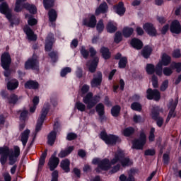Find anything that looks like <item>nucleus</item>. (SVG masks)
Here are the masks:
<instances>
[{"label": "nucleus", "mask_w": 181, "mask_h": 181, "mask_svg": "<svg viewBox=\"0 0 181 181\" xmlns=\"http://www.w3.org/2000/svg\"><path fill=\"white\" fill-rule=\"evenodd\" d=\"M75 108H76L78 111H81V112H84V111H86V105L81 102H76L75 104Z\"/></svg>", "instance_id": "a19ab883"}, {"label": "nucleus", "mask_w": 181, "mask_h": 181, "mask_svg": "<svg viewBox=\"0 0 181 181\" xmlns=\"http://www.w3.org/2000/svg\"><path fill=\"white\" fill-rule=\"evenodd\" d=\"M24 32L27 35L28 40H36V39H37V36L35 35V33H33V30L30 29V27L25 25L24 28Z\"/></svg>", "instance_id": "412c9836"}, {"label": "nucleus", "mask_w": 181, "mask_h": 181, "mask_svg": "<svg viewBox=\"0 0 181 181\" xmlns=\"http://www.w3.org/2000/svg\"><path fill=\"white\" fill-rule=\"evenodd\" d=\"M74 149V146H69L66 148L65 150L62 151L59 154V158H66V156L70 155L71 152H73Z\"/></svg>", "instance_id": "7c9ffc66"}, {"label": "nucleus", "mask_w": 181, "mask_h": 181, "mask_svg": "<svg viewBox=\"0 0 181 181\" xmlns=\"http://www.w3.org/2000/svg\"><path fill=\"white\" fill-rule=\"evenodd\" d=\"M88 90H90V86L88 85H83L81 91L82 94H86L88 93Z\"/></svg>", "instance_id": "0e129e2a"}, {"label": "nucleus", "mask_w": 181, "mask_h": 181, "mask_svg": "<svg viewBox=\"0 0 181 181\" xmlns=\"http://www.w3.org/2000/svg\"><path fill=\"white\" fill-rule=\"evenodd\" d=\"M0 12L6 16V18L11 22V25L12 27L15 26V25H19V19H15L13 21L11 20L12 18V11L9 9L8 4L2 3L0 5Z\"/></svg>", "instance_id": "0eeeda50"}, {"label": "nucleus", "mask_w": 181, "mask_h": 181, "mask_svg": "<svg viewBox=\"0 0 181 181\" xmlns=\"http://www.w3.org/2000/svg\"><path fill=\"white\" fill-rule=\"evenodd\" d=\"M54 43V38H53V34H49L45 41V50L46 52H50L52 50V47Z\"/></svg>", "instance_id": "aec40b11"}, {"label": "nucleus", "mask_w": 181, "mask_h": 181, "mask_svg": "<svg viewBox=\"0 0 181 181\" xmlns=\"http://www.w3.org/2000/svg\"><path fill=\"white\" fill-rule=\"evenodd\" d=\"M121 40H122V34L119 32H117L115 36V43H119Z\"/></svg>", "instance_id": "6e6d98bb"}, {"label": "nucleus", "mask_w": 181, "mask_h": 181, "mask_svg": "<svg viewBox=\"0 0 181 181\" xmlns=\"http://www.w3.org/2000/svg\"><path fill=\"white\" fill-rule=\"evenodd\" d=\"M68 73H71V68L70 67H65L61 71V77H66V75Z\"/></svg>", "instance_id": "603ef678"}, {"label": "nucleus", "mask_w": 181, "mask_h": 181, "mask_svg": "<svg viewBox=\"0 0 181 181\" xmlns=\"http://www.w3.org/2000/svg\"><path fill=\"white\" fill-rule=\"evenodd\" d=\"M145 144H146V135L144 133H141L139 139L133 141V148L134 149H142Z\"/></svg>", "instance_id": "f8f14e48"}, {"label": "nucleus", "mask_w": 181, "mask_h": 181, "mask_svg": "<svg viewBox=\"0 0 181 181\" xmlns=\"http://www.w3.org/2000/svg\"><path fill=\"white\" fill-rule=\"evenodd\" d=\"M146 93L148 100H155V101H159L160 100V93L156 89H148Z\"/></svg>", "instance_id": "dca6fc26"}, {"label": "nucleus", "mask_w": 181, "mask_h": 181, "mask_svg": "<svg viewBox=\"0 0 181 181\" xmlns=\"http://www.w3.org/2000/svg\"><path fill=\"white\" fill-rule=\"evenodd\" d=\"M25 1L26 0H16L14 8L15 12H21L23 8H25L30 13H36V6L28 3L25 4Z\"/></svg>", "instance_id": "423d86ee"}, {"label": "nucleus", "mask_w": 181, "mask_h": 181, "mask_svg": "<svg viewBox=\"0 0 181 181\" xmlns=\"http://www.w3.org/2000/svg\"><path fill=\"white\" fill-rule=\"evenodd\" d=\"M60 166L62 169L64 170V172L69 173L70 172V160L64 159L61 161Z\"/></svg>", "instance_id": "a878e982"}, {"label": "nucleus", "mask_w": 181, "mask_h": 181, "mask_svg": "<svg viewBox=\"0 0 181 181\" xmlns=\"http://www.w3.org/2000/svg\"><path fill=\"white\" fill-rule=\"evenodd\" d=\"M25 67L28 70L32 69L33 70H37L39 69V62L37 61V55L33 54V57L29 59L25 64Z\"/></svg>", "instance_id": "9d476101"}, {"label": "nucleus", "mask_w": 181, "mask_h": 181, "mask_svg": "<svg viewBox=\"0 0 181 181\" xmlns=\"http://www.w3.org/2000/svg\"><path fill=\"white\" fill-rule=\"evenodd\" d=\"M58 177H59V172H57V170H54L52 173V179L51 181H57Z\"/></svg>", "instance_id": "774afa93"}, {"label": "nucleus", "mask_w": 181, "mask_h": 181, "mask_svg": "<svg viewBox=\"0 0 181 181\" xmlns=\"http://www.w3.org/2000/svg\"><path fill=\"white\" fill-rule=\"evenodd\" d=\"M0 155H1L0 162L1 165H5L9 159V165H14L18 160V157L21 155V148L18 146H14V151L10 150L8 147H0Z\"/></svg>", "instance_id": "f03ea898"}, {"label": "nucleus", "mask_w": 181, "mask_h": 181, "mask_svg": "<svg viewBox=\"0 0 181 181\" xmlns=\"http://www.w3.org/2000/svg\"><path fill=\"white\" fill-rule=\"evenodd\" d=\"M50 22H54L57 19V13L54 9H52L48 13Z\"/></svg>", "instance_id": "ea45409f"}, {"label": "nucleus", "mask_w": 181, "mask_h": 181, "mask_svg": "<svg viewBox=\"0 0 181 181\" xmlns=\"http://www.w3.org/2000/svg\"><path fill=\"white\" fill-rule=\"evenodd\" d=\"M145 155L146 156H153V155H155V150L154 149H148L145 151Z\"/></svg>", "instance_id": "e2e57ef3"}, {"label": "nucleus", "mask_w": 181, "mask_h": 181, "mask_svg": "<svg viewBox=\"0 0 181 181\" xmlns=\"http://www.w3.org/2000/svg\"><path fill=\"white\" fill-rule=\"evenodd\" d=\"M49 110H50V103L49 102H46L44 104L42 110L41 111V114L40 118L37 120V125L35 127V133L37 134L40 129H42V125H43V122H45V119H46V115H47V112H49Z\"/></svg>", "instance_id": "20e7f679"}, {"label": "nucleus", "mask_w": 181, "mask_h": 181, "mask_svg": "<svg viewBox=\"0 0 181 181\" xmlns=\"http://www.w3.org/2000/svg\"><path fill=\"white\" fill-rule=\"evenodd\" d=\"M45 9H49L54 4V0H43Z\"/></svg>", "instance_id": "de8ad7c7"}, {"label": "nucleus", "mask_w": 181, "mask_h": 181, "mask_svg": "<svg viewBox=\"0 0 181 181\" xmlns=\"http://www.w3.org/2000/svg\"><path fill=\"white\" fill-rule=\"evenodd\" d=\"M28 115H29V112H28V110L23 109L21 113L20 119L25 121V119H26V118H28Z\"/></svg>", "instance_id": "864d4df0"}, {"label": "nucleus", "mask_w": 181, "mask_h": 181, "mask_svg": "<svg viewBox=\"0 0 181 181\" xmlns=\"http://www.w3.org/2000/svg\"><path fill=\"white\" fill-rule=\"evenodd\" d=\"M39 97L35 96L33 99V105L30 107V112H35L36 111V107H37V104H39Z\"/></svg>", "instance_id": "58836bf2"}, {"label": "nucleus", "mask_w": 181, "mask_h": 181, "mask_svg": "<svg viewBox=\"0 0 181 181\" xmlns=\"http://www.w3.org/2000/svg\"><path fill=\"white\" fill-rule=\"evenodd\" d=\"M170 30L172 32V33H176L177 35H179V33L181 32L180 23H179L177 20L173 21L170 27Z\"/></svg>", "instance_id": "6ab92c4d"}, {"label": "nucleus", "mask_w": 181, "mask_h": 181, "mask_svg": "<svg viewBox=\"0 0 181 181\" xmlns=\"http://www.w3.org/2000/svg\"><path fill=\"white\" fill-rule=\"evenodd\" d=\"M132 134H134V128L132 127L126 128L123 131V135H124V136H129V135H132Z\"/></svg>", "instance_id": "09e8293b"}, {"label": "nucleus", "mask_w": 181, "mask_h": 181, "mask_svg": "<svg viewBox=\"0 0 181 181\" xmlns=\"http://www.w3.org/2000/svg\"><path fill=\"white\" fill-rule=\"evenodd\" d=\"M100 138L107 145H115L117 142H121L119 137L112 134L108 135L105 132L100 133Z\"/></svg>", "instance_id": "6e6552de"}, {"label": "nucleus", "mask_w": 181, "mask_h": 181, "mask_svg": "<svg viewBox=\"0 0 181 181\" xmlns=\"http://www.w3.org/2000/svg\"><path fill=\"white\" fill-rule=\"evenodd\" d=\"M59 162H60V160H59V158L56 157V156L54 155H52L49 158V160L48 163V166L49 167V170L51 171H53L54 169H56L59 165Z\"/></svg>", "instance_id": "a211bd4d"}, {"label": "nucleus", "mask_w": 181, "mask_h": 181, "mask_svg": "<svg viewBox=\"0 0 181 181\" xmlns=\"http://www.w3.org/2000/svg\"><path fill=\"white\" fill-rule=\"evenodd\" d=\"M163 67V66H162L161 62H158L156 66L155 72L158 77H162V76H163V69H162Z\"/></svg>", "instance_id": "c9c22d12"}, {"label": "nucleus", "mask_w": 181, "mask_h": 181, "mask_svg": "<svg viewBox=\"0 0 181 181\" xmlns=\"http://www.w3.org/2000/svg\"><path fill=\"white\" fill-rule=\"evenodd\" d=\"M76 138H77V134L74 133H69L66 136V139H68V141H73V139H76Z\"/></svg>", "instance_id": "052dcab7"}, {"label": "nucleus", "mask_w": 181, "mask_h": 181, "mask_svg": "<svg viewBox=\"0 0 181 181\" xmlns=\"http://www.w3.org/2000/svg\"><path fill=\"white\" fill-rule=\"evenodd\" d=\"M156 68H155V66L152 64H148L146 65V72L148 73V74H153V73H155V70Z\"/></svg>", "instance_id": "a18cd8bd"}, {"label": "nucleus", "mask_w": 181, "mask_h": 181, "mask_svg": "<svg viewBox=\"0 0 181 181\" xmlns=\"http://www.w3.org/2000/svg\"><path fill=\"white\" fill-rule=\"evenodd\" d=\"M46 156H47V151H45L44 153H42L40 158L38 169H42V166L45 165V162L46 160Z\"/></svg>", "instance_id": "4c0bfd02"}, {"label": "nucleus", "mask_w": 181, "mask_h": 181, "mask_svg": "<svg viewBox=\"0 0 181 181\" xmlns=\"http://www.w3.org/2000/svg\"><path fill=\"white\" fill-rule=\"evenodd\" d=\"M100 100H101L100 95L93 96V93L89 92L83 97V102L86 104L88 110H91L97 103H99Z\"/></svg>", "instance_id": "39448f33"}, {"label": "nucleus", "mask_w": 181, "mask_h": 181, "mask_svg": "<svg viewBox=\"0 0 181 181\" xmlns=\"http://www.w3.org/2000/svg\"><path fill=\"white\" fill-rule=\"evenodd\" d=\"M176 69L177 73L181 72V63L180 62H173L170 67H165L163 69V73L164 76H169L173 74V70ZM181 81V74L178 76V78L176 79L175 83L179 84Z\"/></svg>", "instance_id": "7ed1b4c3"}, {"label": "nucleus", "mask_w": 181, "mask_h": 181, "mask_svg": "<svg viewBox=\"0 0 181 181\" xmlns=\"http://www.w3.org/2000/svg\"><path fill=\"white\" fill-rule=\"evenodd\" d=\"M104 22L103 20H100L96 25V29L98 32H103L104 30Z\"/></svg>", "instance_id": "5fc2aeb1"}, {"label": "nucleus", "mask_w": 181, "mask_h": 181, "mask_svg": "<svg viewBox=\"0 0 181 181\" xmlns=\"http://www.w3.org/2000/svg\"><path fill=\"white\" fill-rule=\"evenodd\" d=\"M17 87H19V81L16 79H11L7 83L8 90H16Z\"/></svg>", "instance_id": "5701e85b"}, {"label": "nucleus", "mask_w": 181, "mask_h": 181, "mask_svg": "<svg viewBox=\"0 0 181 181\" xmlns=\"http://www.w3.org/2000/svg\"><path fill=\"white\" fill-rule=\"evenodd\" d=\"M25 18H28V23L30 25V26H34V25H36L37 23V20L32 17V16L29 14L25 15Z\"/></svg>", "instance_id": "79ce46f5"}, {"label": "nucleus", "mask_w": 181, "mask_h": 181, "mask_svg": "<svg viewBox=\"0 0 181 181\" xmlns=\"http://www.w3.org/2000/svg\"><path fill=\"white\" fill-rule=\"evenodd\" d=\"M100 53L102 54L103 59H105L106 60L107 59H110V57H111V53L110 52V49H108V48L107 47H103L100 49Z\"/></svg>", "instance_id": "f704fd0d"}, {"label": "nucleus", "mask_w": 181, "mask_h": 181, "mask_svg": "<svg viewBox=\"0 0 181 181\" xmlns=\"http://www.w3.org/2000/svg\"><path fill=\"white\" fill-rule=\"evenodd\" d=\"M107 9H108V6L107 5V3L103 2L96 9L95 15H100V13H105Z\"/></svg>", "instance_id": "cd10ccee"}, {"label": "nucleus", "mask_w": 181, "mask_h": 181, "mask_svg": "<svg viewBox=\"0 0 181 181\" xmlns=\"http://www.w3.org/2000/svg\"><path fill=\"white\" fill-rule=\"evenodd\" d=\"M151 53H152V47H151L150 46L144 47V48L141 52V54L145 59H148V57L151 56Z\"/></svg>", "instance_id": "473e14b6"}, {"label": "nucleus", "mask_w": 181, "mask_h": 181, "mask_svg": "<svg viewBox=\"0 0 181 181\" xmlns=\"http://www.w3.org/2000/svg\"><path fill=\"white\" fill-rule=\"evenodd\" d=\"M106 29L109 33H114V32L117 30V24L112 21H109L106 26Z\"/></svg>", "instance_id": "2f4dec72"}, {"label": "nucleus", "mask_w": 181, "mask_h": 181, "mask_svg": "<svg viewBox=\"0 0 181 181\" xmlns=\"http://www.w3.org/2000/svg\"><path fill=\"white\" fill-rule=\"evenodd\" d=\"M177 103H179V100L177 98H175V100H170L169 103L168 105V107L170 109V112L167 118V122L170 119L171 117H175V110H176Z\"/></svg>", "instance_id": "ddd939ff"}, {"label": "nucleus", "mask_w": 181, "mask_h": 181, "mask_svg": "<svg viewBox=\"0 0 181 181\" xmlns=\"http://www.w3.org/2000/svg\"><path fill=\"white\" fill-rule=\"evenodd\" d=\"M11 63H12V59L11 58V55L9 54V53H3L1 57V67H3L4 70H8V69H9V66H11Z\"/></svg>", "instance_id": "9b49d317"}, {"label": "nucleus", "mask_w": 181, "mask_h": 181, "mask_svg": "<svg viewBox=\"0 0 181 181\" xmlns=\"http://www.w3.org/2000/svg\"><path fill=\"white\" fill-rule=\"evenodd\" d=\"M103 83V74L101 72H97L93 75V78L90 81L91 87H100Z\"/></svg>", "instance_id": "4468645a"}, {"label": "nucleus", "mask_w": 181, "mask_h": 181, "mask_svg": "<svg viewBox=\"0 0 181 181\" xmlns=\"http://www.w3.org/2000/svg\"><path fill=\"white\" fill-rule=\"evenodd\" d=\"M98 57H95L91 62H88L87 64L89 71H90V73H94V71H95V69H97V66L98 64Z\"/></svg>", "instance_id": "4be33fe9"}, {"label": "nucleus", "mask_w": 181, "mask_h": 181, "mask_svg": "<svg viewBox=\"0 0 181 181\" xmlns=\"http://www.w3.org/2000/svg\"><path fill=\"white\" fill-rule=\"evenodd\" d=\"M131 45L133 47H134V49H137V50L142 49V46H144L142 41L136 38H133L132 40Z\"/></svg>", "instance_id": "b1692460"}, {"label": "nucleus", "mask_w": 181, "mask_h": 181, "mask_svg": "<svg viewBox=\"0 0 181 181\" xmlns=\"http://www.w3.org/2000/svg\"><path fill=\"white\" fill-rule=\"evenodd\" d=\"M29 134H30V130L26 129L21 134V142L23 146H26L28 144V139H29Z\"/></svg>", "instance_id": "c85d7f7f"}, {"label": "nucleus", "mask_w": 181, "mask_h": 181, "mask_svg": "<svg viewBox=\"0 0 181 181\" xmlns=\"http://www.w3.org/2000/svg\"><path fill=\"white\" fill-rule=\"evenodd\" d=\"M148 139L150 142H153V141H155V128L153 127L151 129Z\"/></svg>", "instance_id": "4d7b16f0"}, {"label": "nucleus", "mask_w": 181, "mask_h": 181, "mask_svg": "<svg viewBox=\"0 0 181 181\" xmlns=\"http://www.w3.org/2000/svg\"><path fill=\"white\" fill-rule=\"evenodd\" d=\"M124 37H129L131 35L134 33V28L129 27H125L122 31Z\"/></svg>", "instance_id": "e433bc0d"}, {"label": "nucleus", "mask_w": 181, "mask_h": 181, "mask_svg": "<svg viewBox=\"0 0 181 181\" xmlns=\"http://www.w3.org/2000/svg\"><path fill=\"white\" fill-rule=\"evenodd\" d=\"M49 57H51L52 62H56L57 60V54L54 52L49 53Z\"/></svg>", "instance_id": "69168bd1"}, {"label": "nucleus", "mask_w": 181, "mask_h": 181, "mask_svg": "<svg viewBox=\"0 0 181 181\" xmlns=\"http://www.w3.org/2000/svg\"><path fill=\"white\" fill-rule=\"evenodd\" d=\"M120 111H121V107L118 105H116L112 108L111 114L113 117H118Z\"/></svg>", "instance_id": "37998d69"}, {"label": "nucleus", "mask_w": 181, "mask_h": 181, "mask_svg": "<svg viewBox=\"0 0 181 181\" xmlns=\"http://www.w3.org/2000/svg\"><path fill=\"white\" fill-rule=\"evenodd\" d=\"M9 104H16L18 103V96L16 95H11L8 98Z\"/></svg>", "instance_id": "3c124183"}, {"label": "nucleus", "mask_w": 181, "mask_h": 181, "mask_svg": "<svg viewBox=\"0 0 181 181\" xmlns=\"http://www.w3.org/2000/svg\"><path fill=\"white\" fill-rule=\"evenodd\" d=\"M152 83L154 88H158V77L155 75L152 76Z\"/></svg>", "instance_id": "680f3d73"}, {"label": "nucleus", "mask_w": 181, "mask_h": 181, "mask_svg": "<svg viewBox=\"0 0 181 181\" xmlns=\"http://www.w3.org/2000/svg\"><path fill=\"white\" fill-rule=\"evenodd\" d=\"M143 28L150 36H156V28L153 26V24L151 23H146L143 25Z\"/></svg>", "instance_id": "f3484780"}, {"label": "nucleus", "mask_w": 181, "mask_h": 181, "mask_svg": "<svg viewBox=\"0 0 181 181\" xmlns=\"http://www.w3.org/2000/svg\"><path fill=\"white\" fill-rule=\"evenodd\" d=\"M25 87L30 90H36L39 88V83L35 81H28L25 83Z\"/></svg>", "instance_id": "bb28decb"}, {"label": "nucleus", "mask_w": 181, "mask_h": 181, "mask_svg": "<svg viewBox=\"0 0 181 181\" xmlns=\"http://www.w3.org/2000/svg\"><path fill=\"white\" fill-rule=\"evenodd\" d=\"M3 176L4 177V181H11L12 177H11V175L8 174V173H4L3 174Z\"/></svg>", "instance_id": "338daca9"}, {"label": "nucleus", "mask_w": 181, "mask_h": 181, "mask_svg": "<svg viewBox=\"0 0 181 181\" xmlns=\"http://www.w3.org/2000/svg\"><path fill=\"white\" fill-rule=\"evenodd\" d=\"M83 25L88 26V28H95L97 25V20L95 15H89L87 18L83 21Z\"/></svg>", "instance_id": "2eb2a0df"}, {"label": "nucleus", "mask_w": 181, "mask_h": 181, "mask_svg": "<svg viewBox=\"0 0 181 181\" xmlns=\"http://www.w3.org/2000/svg\"><path fill=\"white\" fill-rule=\"evenodd\" d=\"M96 111L100 117L104 115V105H103V103L98 104L96 106Z\"/></svg>", "instance_id": "c03bdc74"}, {"label": "nucleus", "mask_w": 181, "mask_h": 181, "mask_svg": "<svg viewBox=\"0 0 181 181\" xmlns=\"http://www.w3.org/2000/svg\"><path fill=\"white\" fill-rule=\"evenodd\" d=\"M81 54H82L84 59H87L88 57V51L86 49L85 47H82L81 49Z\"/></svg>", "instance_id": "bf43d9fd"}, {"label": "nucleus", "mask_w": 181, "mask_h": 181, "mask_svg": "<svg viewBox=\"0 0 181 181\" xmlns=\"http://www.w3.org/2000/svg\"><path fill=\"white\" fill-rule=\"evenodd\" d=\"M132 110H134V111H139L141 112L142 110V105H141V103L134 102L131 105Z\"/></svg>", "instance_id": "49530a36"}, {"label": "nucleus", "mask_w": 181, "mask_h": 181, "mask_svg": "<svg viewBox=\"0 0 181 181\" xmlns=\"http://www.w3.org/2000/svg\"><path fill=\"white\" fill-rule=\"evenodd\" d=\"M114 9L116 13L120 16H122L125 13V8H124V4L122 3H119L117 6H115Z\"/></svg>", "instance_id": "c756f323"}, {"label": "nucleus", "mask_w": 181, "mask_h": 181, "mask_svg": "<svg viewBox=\"0 0 181 181\" xmlns=\"http://www.w3.org/2000/svg\"><path fill=\"white\" fill-rule=\"evenodd\" d=\"M127 57L121 58L119 62V69H124V67L127 66Z\"/></svg>", "instance_id": "8fccbe9b"}, {"label": "nucleus", "mask_w": 181, "mask_h": 181, "mask_svg": "<svg viewBox=\"0 0 181 181\" xmlns=\"http://www.w3.org/2000/svg\"><path fill=\"white\" fill-rule=\"evenodd\" d=\"M92 163L93 165H98V166L96 172H100V170L98 169H101V170H108V169L111 168L112 165H115V163H120L122 166H129L132 165V161H131L129 158H125V154L121 149L117 150L110 161L107 158H105L103 160L94 158Z\"/></svg>", "instance_id": "f257e3e1"}, {"label": "nucleus", "mask_w": 181, "mask_h": 181, "mask_svg": "<svg viewBox=\"0 0 181 181\" xmlns=\"http://www.w3.org/2000/svg\"><path fill=\"white\" fill-rule=\"evenodd\" d=\"M158 63H161L163 66H168L170 64V57L166 54H163L161 58V61H160Z\"/></svg>", "instance_id": "72a5a7b5"}, {"label": "nucleus", "mask_w": 181, "mask_h": 181, "mask_svg": "<svg viewBox=\"0 0 181 181\" xmlns=\"http://www.w3.org/2000/svg\"><path fill=\"white\" fill-rule=\"evenodd\" d=\"M168 86H169V81L168 80L164 81L161 84V86L160 88V91H165L166 88H168Z\"/></svg>", "instance_id": "13d9d810"}, {"label": "nucleus", "mask_w": 181, "mask_h": 181, "mask_svg": "<svg viewBox=\"0 0 181 181\" xmlns=\"http://www.w3.org/2000/svg\"><path fill=\"white\" fill-rule=\"evenodd\" d=\"M60 131V123L55 122L54 124V130L51 132L47 136V143L49 145H53L56 141V136L57 132Z\"/></svg>", "instance_id": "1a4fd4ad"}, {"label": "nucleus", "mask_w": 181, "mask_h": 181, "mask_svg": "<svg viewBox=\"0 0 181 181\" xmlns=\"http://www.w3.org/2000/svg\"><path fill=\"white\" fill-rule=\"evenodd\" d=\"M159 112L152 110V118L157 120L158 127H162L163 125V119L162 117H158Z\"/></svg>", "instance_id": "393cba45"}]
</instances>
